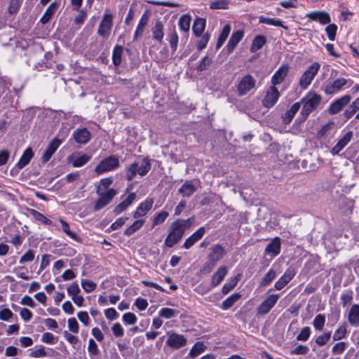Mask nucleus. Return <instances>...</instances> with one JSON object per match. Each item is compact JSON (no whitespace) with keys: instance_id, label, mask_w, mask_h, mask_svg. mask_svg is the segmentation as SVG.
I'll return each mask as SVG.
<instances>
[{"instance_id":"obj_1","label":"nucleus","mask_w":359,"mask_h":359,"mask_svg":"<svg viewBox=\"0 0 359 359\" xmlns=\"http://www.w3.org/2000/svg\"><path fill=\"white\" fill-rule=\"evenodd\" d=\"M192 218L177 219L173 222L169 228L168 235L165 240V244L169 248L173 247L182 238L185 231L191 223Z\"/></svg>"},{"instance_id":"obj_2","label":"nucleus","mask_w":359,"mask_h":359,"mask_svg":"<svg viewBox=\"0 0 359 359\" xmlns=\"http://www.w3.org/2000/svg\"><path fill=\"white\" fill-rule=\"evenodd\" d=\"M322 101V97L313 91H309L301 100L303 103V107L301 114L306 119L308 116L320 105Z\"/></svg>"},{"instance_id":"obj_3","label":"nucleus","mask_w":359,"mask_h":359,"mask_svg":"<svg viewBox=\"0 0 359 359\" xmlns=\"http://www.w3.org/2000/svg\"><path fill=\"white\" fill-rule=\"evenodd\" d=\"M120 166L119 158L115 155H111L102 159L95 168L97 175L114 171Z\"/></svg>"},{"instance_id":"obj_4","label":"nucleus","mask_w":359,"mask_h":359,"mask_svg":"<svg viewBox=\"0 0 359 359\" xmlns=\"http://www.w3.org/2000/svg\"><path fill=\"white\" fill-rule=\"evenodd\" d=\"M320 67V65L318 62H313L302 74L299 81V85L302 90H306L311 85Z\"/></svg>"},{"instance_id":"obj_5","label":"nucleus","mask_w":359,"mask_h":359,"mask_svg":"<svg viewBox=\"0 0 359 359\" xmlns=\"http://www.w3.org/2000/svg\"><path fill=\"white\" fill-rule=\"evenodd\" d=\"M100 187L97 189V194L100 196V198L96 201L94 205V210H99L107 205H108L116 195V191L114 189H108L105 193L100 192Z\"/></svg>"},{"instance_id":"obj_6","label":"nucleus","mask_w":359,"mask_h":359,"mask_svg":"<svg viewBox=\"0 0 359 359\" xmlns=\"http://www.w3.org/2000/svg\"><path fill=\"white\" fill-rule=\"evenodd\" d=\"M351 83L352 82L350 80H347L344 78H339L327 83L324 88V92L326 95L335 94L339 92L346 85L348 84V86H350Z\"/></svg>"},{"instance_id":"obj_7","label":"nucleus","mask_w":359,"mask_h":359,"mask_svg":"<svg viewBox=\"0 0 359 359\" xmlns=\"http://www.w3.org/2000/svg\"><path fill=\"white\" fill-rule=\"evenodd\" d=\"M256 81L252 76L247 74L239 81L237 86L238 93L240 96L245 95L255 86Z\"/></svg>"},{"instance_id":"obj_8","label":"nucleus","mask_w":359,"mask_h":359,"mask_svg":"<svg viewBox=\"0 0 359 359\" xmlns=\"http://www.w3.org/2000/svg\"><path fill=\"white\" fill-rule=\"evenodd\" d=\"M280 93L276 86H270L266 91V95L262 100L264 107L271 108L277 102Z\"/></svg>"},{"instance_id":"obj_9","label":"nucleus","mask_w":359,"mask_h":359,"mask_svg":"<svg viewBox=\"0 0 359 359\" xmlns=\"http://www.w3.org/2000/svg\"><path fill=\"white\" fill-rule=\"evenodd\" d=\"M112 27V15L109 13H105L99 25L97 34L104 39L108 38Z\"/></svg>"},{"instance_id":"obj_10","label":"nucleus","mask_w":359,"mask_h":359,"mask_svg":"<svg viewBox=\"0 0 359 359\" xmlns=\"http://www.w3.org/2000/svg\"><path fill=\"white\" fill-rule=\"evenodd\" d=\"M187 343V339L184 335L175 332L168 333L166 340V344L168 346L174 349H180L184 346Z\"/></svg>"},{"instance_id":"obj_11","label":"nucleus","mask_w":359,"mask_h":359,"mask_svg":"<svg viewBox=\"0 0 359 359\" xmlns=\"http://www.w3.org/2000/svg\"><path fill=\"white\" fill-rule=\"evenodd\" d=\"M278 299V294H271L259 306L257 313L262 315L268 313L276 304Z\"/></svg>"},{"instance_id":"obj_12","label":"nucleus","mask_w":359,"mask_h":359,"mask_svg":"<svg viewBox=\"0 0 359 359\" xmlns=\"http://www.w3.org/2000/svg\"><path fill=\"white\" fill-rule=\"evenodd\" d=\"M351 100V97L348 95H344L341 97L336 100L330 104L328 109L329 113L330 114H336L339 113L346 104L350 102Z\"/></svg>"},{"instance_id":"obj_13","label":"nucleus","mask_w":359,"mask_h":359,"mask_svg":"<svg viewBox=\"0 0 359 359\" xmlns=\"http://www.w3.org/2000/svg\"><path fill=\"white\" fill-rule=\"evenodd\" d=\"M91 158V156L86 154L76 153L68 156L69 163H72L73 167L80 168L86 164Z\"/></svg>"},{"instance_id":"obj_14","label":"nucleus","mask_w":359,"mask_h":359,"mask_svg":"<svg viewBox=\"0 0 359 359\" xmlns=\"http://www.w3.org/2000/svg\"><path fill=\"white\" fill-rule=\"evenodd\" d=\"M306 17L310 21L319 22L322 25L329 24L331 21L330 15L325 11H312L308 13Z\"/></svg>"},{"instance_id":"obj_15","label":"nucleus","mask_w":359,"mask_h":359,"mask_svg":"<svg viewBox=\"0 0 359 359\" xmlns=\"http://www.w3.org/2000/svg\"><path fill=\"white\" fill-rule=\"evenodd\" d=\"M295 270L290 267L287 269L284 274L276 282L274 287L277 290H282L295 276Z\"/></svg>"},{"instance_id":"obj_16","label":"nucleus","mask_w":359,"mask_h":359,"mask_svg":"<svg viewBox=\"0 0 359 359\" xmlns=\"http://www.w3.org/2000/svg\"><path fill=\"white\" fill-rule=\"evenodd\" d=\"M289 65L284 64L282 65L274 73L273 76L271 77V82L272 86H276L281 83L287 76L289 72Z\"/></svg>"},{"instance_id":"obj_17","label":"nucleus","mask_w":359,"mask_h":359,"mask_svg":"<svg viewBox=\"0 0 359 359\" xmlns=\"http://www.w3.org/2000/svg\"><path fill=\"white\" fill-rule=\"evenodd\" d=\"M154 204V199L151 198H147L143 202H142L136 210L133 212V216L137 219L140 217L146 215L148 212L151 209Z\"/></svg>"},{"instance_id":"obj_18","label":"nucleus","mask_w":359,"mask_h":359,"mask_svg":"<svg viewBox=\"0 0 359 359\" xmlns=\"http://www.w3.org/2000/svg\"><path fill=\"white\" fill-rule=\"evenodd\" d=\"M62 142L57 138L53 139L48 145L46 149L41 156V161L43 163L48 162L53 154L56 151L57 148L61 144Z\"/></svg>"},{"instance_id":"obj_19","label":"nucleus","mask_w":359,"mask_h":359,"mask_svg":"<svg viewBox=\"0 0 359 359\" xmlns=\"http://www.w3.org/2000/svg\"><path fill=\"white\" fill-rule=\"evenodd\" d=\"M73 137L78 144H84L88 143L90 138V133L85 128H78L73 133Z\"/></svg>"},{"instance_id":"obj_20","label":"nucleus","mask_w":359,"mask_h":359,"mask_svg":"<svg viewBox=\"0 0 359 359\" xmlns=\"http://www.w3.org/2000/svg\"><path fill=\"white\" fill-rule=\"evenodd\" d=\"M225 255L224 248L220 245H215L210 248L208 259L216 264Z\"/></svg>"},{"instance_id":"obj_21","label":"nucleus","mask_w":359,"mask_h":359,"mask_svg":"<svg viewBox=\"0 0 359 359\" xmlns=\"http://www.w3.org/2000/svg\"><path fill=\"white\" fill-rule=\"evenodd\" d=\"M205 233V229L204 227H200L193 234L188 237L183 244V247L185 249H189L192 247L197 241H198Z\"/></svg>"},{"instance_id":"obj_22","label":"nucleus","mask_w":359,"mask_h":359,"mask_svg":"<svg viewBox=\"0 0 359 359\" xmlns=\"http://www.w3.org/2000/svg\"><path fill=\"white\" fill-rule=\"evenodd\" d=\"M280 251V239L278 237H276L273 240L269 243L264 250V253L271 256L272 258L277 256Z\"/></svg>"},{"instance_id":"obj_23","label":"nucleus","mask_w":359,"mask_h":359,"mask_svg":"<svg viewBox=\"0 0 359 359\" xmlns=\"http://www.w3.org/2000/svg\"><path fill=\"white\" fill-rule=\"evenodd\" d=\"M244 36V32L243 30H237L233 32L228 43L226 45V49L229 53H232L238 43L241 41Z\"/></svg>"},{"instance_id":"obj_24","label":"nucleus","mask_w":359,"mask_h":359,"mask_svg":"<svg viewBox=\"0 0 359 359\" xmlns=\"http://www.w3.org/2000/svg\"><path fill=\"white\" fill-rule=\"evenodd\" d=\"M353 133L351 131L347 132L344 137L339 140L337 144L332 147L331 150L332 154L333 155L339 154L351 141Z\"/></svg>"},{"instance_id":"obj_25","label":"nucleus","mask_w":359,"mask_h":359,"mask_svg":"<svg viewBox=\"0 0 359 359\" xmlns=\"http://www.w3.org/2000/svg\"><path fill=\"white\" fill-rule=\"evenodd\" d=\"M136 198V194L135 193H130L128 195L126 199H124L121 203L117 205L114 210V212L116 215H119L122 212H123L128 206H130L133 202L135 201Z\"/></svg>"},{"instance_id":"obj_26","label":"nucleus","mask_w":359,"mask_h":359,"mask_svg":"<svg viewBox=\"0 0 359 359\" xmlns=\"http://www.w3.org/2000/svg\"><path fill=\"white\" fill-rule=\"evenodd\" d=\"M228 273V269L226 266L219 267L217 271L212 275L211 285L212 287L219 285L224 280Z\"/></svg>"},{"instance_id":"obj_27","label":"nucleus","mask_w":359,"mask_h":359,"mask_svg":"<svg viewBox=\"0 0 359 359\" xmlns=\"http://www.w3.org/2000/svg\"><path fill=\"white\" fill-rule=\"evenodd\" d=\"M58 8V5L56 2H52L46 8L45 11L43 15L40 19V22H41L43 25H45L49 22V20L51 19L52 16L54 15V13L56 12L57 9Z\"/></svg>"},{"instance_id":"obj_28","label":"nucleus","mask_w":359,"mask_h":359,"mask_svg":"<svg viewBox=\"0 0 359 359\" xmlns=\"http://www.w3.org/2000/svg\"><path fill=\"white\" fill-rule=\"evenodd\" d=\"M33 156L34 153L32 148H27V149L24 151L22 156L20 157L19 161L16 164V166L18 168V169H22L26 166L30 162Z\"/></svg>"},{"instance_id":"obj_29","label":"nucleus","mask_w":359,"mask_h":359,"mask_svg":"<svg viewBox=\"0 0 359 359\" xmlns=\"http://www.w3.org/2000/svg\"><path fill=\"white\" fill-rule=\"evenodd\" d=\"M348 322L353 326H359V305L353 304L348 313Z\"/></svg>"},{"instance_id":"obj_30","label":"nucleus","mask_w":359,"mask_h":359,"mask_svg":"<svg viewBox=\"0 0 359 359\" xmlns=\"http://www.w3.org/2000/svg\"><path fill=\"white\" fill-rule=\"evenodd\" d=\"M301 107L300 102H296L285 113L283 116L284 123L288 124L291 122L294 115L299 111Z\"/></svg>"},{"instance_id":"obj_31","label":"nucleus","mask_w":359,"mask_h":359,"mask_svg":"<svg viewBox=\"0 0 359 359\" xmlns=\"http://www.w3.org/2000/svg\"><path fill=\"white\" fill-rule=\"evenodd\" d=\"M151 32L153 38L158 42L161 43L163 39L164 33L163 25L161 21L156 22L151 29Z\"/></svg>"},{"instance_id":"obj_32","label":"nucleus","mask_w":359,"mask_h":359,"mask_svg":"<svg viewBox=\"0 0 359 359\" xmlns=\"http://www.w3.org/2000/svg\"><path fill=\"white\" fill-rule=\"evenodd\" d=\"M196 191V187L190 182L186 181L179 189L178 192L183 196L189 197Z\"/></svg>"},{"instance_id":"obj_33","label":"nucleus","mask_w":359,"mask_h":359,"mask_svg":"<svg viewBox=\"0 0 359 359\" xmlns=\"http://www.w3.org/2000/svg\"><path fill=\"white\" fill-rule=\"evenodd\" d=\"M206 25L205 20L203 18H196L193 25V32L196 36H201L203 33Z\"/></svg>"},{"instance_id":"obj_34","label":"nucleus","mask_w":359,"mask_h":359,"mask_svg":"<svg viewBox=\"0 0 359 359\" xmlns=\"http://www.w3.org/2000/svg\"><path fill=\"white\" fill-rule=\"evenodd\" d=\"M260 23L273 25L276 27H280L284 29L287 30L288 27L283 24V22L279 18H269L264 16H260L259 18Z\"/></svg>"},{"instance_id":"obj_35","label":"nucleus","mask_w":359,"mask_h":359,"mask_svg":"<svg viewBox=\"0 0 359 359\" xmlns=\"http://www.w3.org/2000/svg\"><path fill=\"white\" fill-rule=\"evenodd\" d=\"M266 42V39L264 36L262 35H258L255 37V39L252 41L251 47H250V51L252 53H255L259 49H261L264 45Z\"/></svg>"},{"instance_id":"obj_36","label":"nucleus","mask_w":359,"mask_h":359,"mask_svg":"<svg viewBox=\"0 0 359 359\" xmlns=\"http://www.w3.org/2000/svg\"><path fill=\"white\" fill-rule=\"evenodd\" d=\"M231 26L226 24L224 26L217 41L216 48L219 49L224 44L231 32Z\"/></svg>"},{"instance_id":"obj_37","label":"nucleus","mask_w":359,"mask_h":359,"mask_svg":"<svg viewBox=\"0 0 359 359\" xmlns=\"http://www.w3.org/2000/svg\"><path fill=\"white\" fill-rule=\"evenodd\" d=\"M144 224V219H137L124 231L126 236H130L140 230Z\"/></svg>"},{"instance_id":"obj_38","label":"nucleus","mask_w":359,"mask_h":359,"mask_svg":"<svg viewBox=\"0 0 359 359\" xmlns=\"http://www.w3.org/2000/svg\"><path fill=\"white\" fill-rule=\"evenodd\" d=\"M241 297V294L235 293L230 295L222 303L221 309L227 310L231 308Z\"/></svg>"},{"instance_id":"obj_39","label":"nucleus","mask_w":359,"mask_h":359,"mask_svg":"<svg viewBox=\"0 0 359 359\" xmlns=\"http://www.w3.org/2000/svg\"><path fill=\"white\" fill-rule=\"evenodd\" d=\"M60 223L61 224L62 231L72 239L76 241H79L80 238L79 236L74 232L70 230L69 226L67 222H66L64 219H60Z\"/></svg>"},{"instance_id":"obj_40","label":"nucleus","mask_w":359,"mask_h":359,"mask_svg":"<svg viewBox=\"0 0 359 359\" xmlns=\"http://www.w3.org/2000/svg\"><path fill=\"white\" fill-rule=\"evenodd\" d=\"M276 271L273 269H269L268 272L262 278L259 283V285L261 287H265L269 285L272 282V280L276 278Z\"/></svg>"},{"instance_id":"obj_41","label":"nucleus","mask_w":359,"mask_h":359,"mask_svg":"<svg viewBox=\"0 0 359 359\" xmlns=\"http://www.w3.org/2000/svg\"><path fill=\"white\" fill-rule=\"evenodd\" d=\"M148 20H149L148 16L147 15V14H144L142 16L141 19L140 20L138 25L135 30V32L134 34L135 39H137L138 37V36L142 34L144 27H146V25L148 23Z\"/></svg>"},{"instance_id":"obj_42","label":"nucleus","mask_w":359,"mask_h":359,"mask_svg":"<svg viewBox=\"0 0 359 359\" xmlns=\"http://www.w3.org/2000/svg\"><path fill=\"white\" fill-rule=\"evenodd\" d=\"M206 348V346L203 342L196 343L191 348L189 355L194 358L202 353Z\"/></svg>"},{"instance_id":"obj_43","label":"nucleus","mask_w":359,"mask_h":359,"mask_svg":"<svg viewBox=\"0 0 359 359\" xmlns=\"http://www.w3.org/2000/svg\"><path fill=\"white\" fill-rule=\"evenodd\" d=\"M168 39L170 45V48L173 51H175L178 46V35L175 28L170 30L168 33Z\"/></svg>"},{"instance_id":"obj_44","label":"nucleus","mask_w":359,"mask_h":359,"mask_svg":"<svg viewBox=\"0 0 359 359\" xmlns=\"http://www.w3.org/2000/svg\"><path fill=\"white\" fill-rule=\"evenodd\" d=\"M191 17L189 15H182L179 20V26L181 30L187 32L190 28Z\"/></svg>"},{"instance_id":"obj_45","label":"nucleus","mask_w":359,"mask_h":359,"mask_svg":"<svg viewBox=\"0 0 359 359\" xmlns=\"http://www.w3.org/2000/svg\"><path fill=\"white\" fill-rule=\"evenodd\" d=\"M123 53V47L116 46L113 50L112 60L114 65L118 66L121 62V56Z\"/></svg>"},{"instance_id":"obj_46","label":"nucleus","mask_w":359,"mask_h":359,"mask_svg":"<svg viewBox=\"0 0 359 359\" xmlns=\"http://www.w3.org/2000/svg\"><path fill=\"white\" fill-rule=\"evenodd\" d=\"M178 311L177 310L170 309V308H162L159 312L158 315L161 318H164L165 319H170L176 316L178 314Z\"/></svg>"},{"instance_id":"obj_47","label":"nucleus","mask_w":359,"mask_h":359,"mask_svg":"<svg viewBox=\"0 0 359 359\" xmlns=\"http://www.w3.org/2000/svg\"><path fill=\"white\" fill-rule=\"evenodd\" d=\"M138 163V174L141 176L145 175L151 168V164L147 159H144L141 162H137Z\"/></svg>"},{"instance_id":"obj_48","label":"nucleus","mask_w":359,"mask_h":359,"mask_svg":"<svg viewBox=\"0 0 359 359\" xmlns=\"http://www.w3.org/2000/svg\"><path fill=\"white\" fill-rule=\"evenodd\" d=\"M325 323V317L323 314H318L313 321V325L316 330L321 331L323 330Z\"/></svg>"},{"instance_id":"obj_49","label":"nucleus","mask_w":359,"mask_h":359,"mask_svg":"<svg viewBox=\"0 0 359 359\" xmlns=\"http://www.w3.org/2000/svg\"><path fill=\"white\" fill-rule=\"evenodd\" d=\"M47 355L45 348L40 345L36 346L33 349H30L29 356L32 358H42Z\"/></svg>"},{"instance_id":"obj_50","label":"nucleus","mask_w":359,"mask_h":359,"mask_svg":"<svg viewBox=\"0 0 359 359\" xmlns=\"http://www.w3.org/2000/svg\"><path fill=\"white\" fill-rule=\"evenodd\" d=\"M168 216L169 213L166 211H161L158 212L154 217L151 227L154 228V226L163 223Z\"/></svg>"},{"instance_id":"obj_51","label":"nucleus","mask_w":359,"mask_h":359,"mask_svg":"<svg viewBox=\"0 0 359 359\" xmlns=\"http://www.w3.org/2000/svg\"><path fill=\"white\" fill-rule=\"evenodd\" d=\"M347 333V329L346 325L339 326L334 332L333 340L339 341L344 339Z\"/></svg>"},{"instance_id":"obj_52","label":"nucleus","mask_w":359,"mask_h":359,"mask_svg":"<svg viewBox=\"0 0 359 359\" xmlns=\"http://www.w3.org/2000/svg\"><path fill=\"white\" fill-rule=\"evenodd\" d=\"M331 337V332H325L323 334L318 336L315 340V342L319 346H323L327 344Z\"/></svg>"},{"instance_id":"obj_53","label":"nucleus","mask_w":359,"mask_h":359,"mask_svg":"<svg viewBox=\"0 0 359 359\" xmlns=\"http://www.w3.org/2000/svg\"><path fill=\"white\" fill-rule=\"evenodd\" d=\"M138 163H133L131 164L126 172V179L131 181L138 174Z\"/></svg>"},{"instance_id":"obj_54","label":"nucleus","mask_w":359,"mask_h":359,"mask_svg":"<svg viewBox=\"0 0 359 359\" xmlns=\"http://www.w3.org/2000/svg\"><path fill=\"white\" fill-rule=\"evenodd\" d=\"M240 280V276H237L230 282L225 283L222 289V291L224 294H227L238 283Z\"/></svg>"},{"instance_id":"obj_55","label":"nucleus","mask_w":359,"mask_h":359,"mask_svg":"<svg viewBox=\"0 0 359 359\" xmlns=\"http://www.w3.org/2000/svg\"><path fill=\"white\" fill-rule=\"evenodd\" d=\"M228 6V0H217L212 2L210 5V7L212 9H226Z\"/></svg>"},{"instance_id":"obj_56","label":"nucleus","mask_w":359,"mask_h":359,"mask_svg":"<svg viewBox=\"0 0 359 359\" xmlns=\"http://www.w3.org/2000/svg\"><path fill=\"white\" fill-rule=\"evenodd\" d=\"M30 212L36 220L39 221L46 224H50L51 223V221L49 219L46 218L41 212L35 210H31Z\"/></svg>"},{"instance_id":"obj_57","label":"nucleus","mask_w":359,"mask_h":359,"mask_svg":"<svg viewBox=\"0 0 359 359\" xmlns=\"http://www.w3.org/2000/svg\"><path fill=\"white\" fill-rule=\"evenodd\" d=\"M311 329L309 327H304L297 336V340L301 341H306L309 339L311 335Z\"/></svg>"},{"instance_id":"obj_58","label":"nucleus","mask_w":359,"mask_h":359,"mask_svg":"<svg viewBox=\"0 0 359 359\" xmlns=\"http://www.w3.org/2000/svg\"><path fill=\"white\" fill-rule=\"evenodd\" d=\"M209 40H210V34L208 33H205L203 35L201 34V39L198 41V44H197V49L198 50H201L204 49L206 47Z\"/></svg>"},{"instance_id":"obj_59","label":"nucleus","mask_w":359,"mask_h":359,"mask_svg":"<svg viewBox=\"0 0 359 359\" xmlns=\"http://www.w3.org/2000/svg\"><path fill=\"white\" fill-rule=\"evenodd\" d=\"M337 30V27L334 24H330L325 28V31L327 34L328 39L330 41H334Z\"/></svg>"},{"instance_id":"obj_60","label":"nucleus","mask_w":359,"mask_h":359,"mask_svg":"<svg viewBox=\"0 0 359 359\" xmlns=\"http://www.w3.org/2000/svg\"><path fill=\"white\" fill-rule=\"evenodd\" d=\"M81 286L86 292H90L96 288L97 285L94 282L88 280H82Z\"/></svg>"},{"instance_id":"obj_61","label":"nucleus","mask_w":359,"mask_h":359,"mask_svg":"<svg viewBox=\"0 0 359 359\" xmlns=\"http://www.w3.org/2000/svg\"><path fill=\"white\" fill-rule=\"evenodd\" d=\"M35 257V254L34 250H29L26 253H25L20 259L19 262L20 264H24L25 262H32L34 260Z\"/></svg>"},{"instance_id":"obj_62","label":"nucleus","mask_w":359,"mask_h":359,"mask_svg":"<svg viewBox=\"0 0 359 359\" xmlns=\"http://www.w3.org/2000/svg\"><path fill=\"white\" fill-rule=\"evenodd\" d=\"M123 321L127 325H133L137 322V317L133 313H126L123 316Z\"/></svg>"},{"instance_id":"obj_63","label":"nucleus","mask_w":359,"mask_h":359,"mask_svg":"<svg viewBox=\"0 0 359 359\" xmlns=\"http://www.w3.org/2000/svg\"><path fill=\"white\" fill-rule=\"evenodd\" d=\"M21 1L20 0H11L8 6V12L11 14L16 13L20 7Z\"/></svg>"},{"instance_id":"obj_64","label":"nucleus","mask_w":359,"mask_h":359,"mask_svg":"<svg viewBox=\"0 0 359 359\" xmlns=\"http://www.w3.org/2000/svg\"><path fill=\"white\" fill-rule=\"evenodd\" d=\"M346 348V343L344 341L338 342L334 345L332 352L334 354H341Z\"/></svg>"}]
</instances>
